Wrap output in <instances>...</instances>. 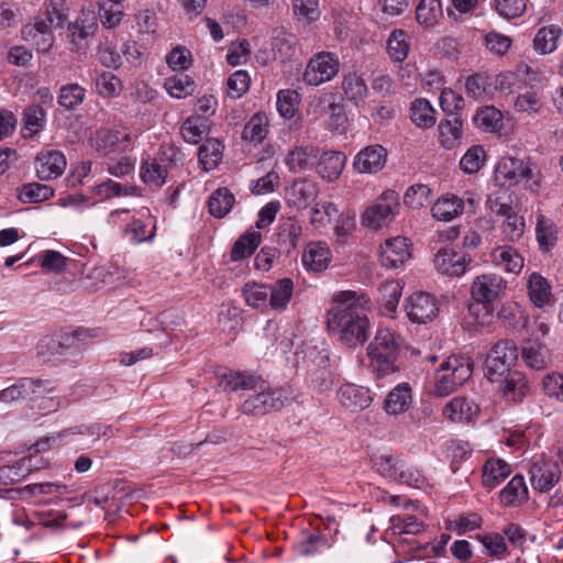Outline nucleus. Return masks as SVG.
Here are the masks:
<instances>
[{
    "mask_svg": "<svg viewBox=\"0 0 563 563\" xmlns=\"http://www.w3.org/2000/svg\"><path fill=\"white\" fill-rule=\"evenodd\" d=\"M336 397L341 406L352 413L368 408L374 400L373 393L368 388L355 384L340 386Z\"/></svg>",
    "mask_w": 563,
    "mask_h": 563,
    "instance_id": "6ab92c4d",
    "label": "nucleus"
},
{
    "mask_svg": "<svg viewBox=\"0 0 563 563\" xmlns=\"http://www.w3.org/2000/svg\"><path fill=\"white\" fill-rule=\"evenodd\" d=\"M66 165V157L62 152L43 151L36 156V175L41 180L56 179L64 173Z\"/></svg>",
    "mask_w": 563,
    "mask_h": 563,
    "instance_id": "4be33fe9",
    "label": "nucleus"
},
{
    "mask_svg": "<svg viewBox=\"0 0 563 563\" xmlns=\"http://www.w3.org/2000/svg\"><path fill=\"white\" fill-rule=\"evenodd\" d=\"M536 238L542 252H549L558 241L556 225L543 214L537 217Z\"/></svg>",
    "mask_w": 563,
    "mask_h": 563,
    "instance_id": "ea45409f",
    "label": "nucleus"
},
{
    "mask_svg": "<svg viewBox=\"0 0 563 563\" xmlns=\"http://www.w3.org/2000/svg\"><path fill=\"white\" fill-rule=\"evenodd\" d=\"M375 466L384 477L411 487H421L426 481L415 465L398 456H379Z\"/></svg>",
    "mask_w": 563,
    "mask_h": 563,
    "instance_id": "6e6552de",
    "label": "nucleus"
},
{
    "mask_svg": "<svg viewBox=\"0 0 563 563\" xmlns=\"http://www.w3.org/2000/svg\"><path fill=\"white\" fill-rule=\"evenodd\" d=\"M404 309L410 322L427 324L435 319L440 308L435 296L426 291H417L405 299Z\"/></svg>",
    "mask_w": 563,
    "mask_h": 563,
    "instance_id": "f8f14e48",
    "label": "nucleus"
},
{
    "mask_svg": "<svg viewBox=\"0 0 563 563\" xmlns=\"http://www.w3.org/2000/svg\"><path fill=\"white\" fill-rule=\"evenodd\" d=\"M478 412V406L466 397H455L442 409L443 417L453 422H468L477 417Z\"/></svg>",
    "mask_w": 563,
    "mask_h": 563,
    "instance_id": "bb28decb",
    "label": "nucleus"
},
{
    "mask_svg": "<svg viewBox=\"0 0 563 563\" xmlns=\"http://www.w3.org/2000/svg\"><path fill=\"white\" fill-rule=\"evenodd\" d=\"M399 346L400 336L398 334L388 328L378 329L367 346L371 366L382 375L394 372Z\"/></svg>",
    "mask_w": 563,
    "mask_h": 563,
    "instance_id": "423d86ee",
    "label": "nucleus"
},
{
    "mask_svg": "<svg viewBox=\"0 0 563 563\" xmlns=\"http://www.w3.org/2000/svg\"><path fill=\"white\" fill-rule=\"evenodd\" d=\"M527 295L530 302L539 309L552 307L555 302L552 286L537 272L530 273L527 277Z\"/></svg>",
    "mask_w": 563,
    "mask_h": 563,
    "instance_id": "412c9836",
    "label": "nucleus"
},
{
    "mask_svg": "<svg viewBox=\"0 0 563 563\" xmlns=\"http://www.w3.org/2000/svg\"><path fill=\"white\" fill-rule=\"evenodd\" d=\"M299 102L300 95L294 89H282L277 92L276 108L284 119L295 117Z\"/></svg>",
    "mask_w": 563,
    "mask_h": 563,
    "instance_id": "13d9d810",
    "label": "nucleus"
},
{
    "mask_svg": "<svg viewBox=\"0 0 563 563\" xmlns=\"http://www.w3.org/2000/svg\"><path fill=\"white\" fill-rule=\"evenodd\" d=\"M518 347L511 340H501L490 350L485 361V376L490 382H498L510 372L518 360Z\"/></svg>",
    "mask_w": 563,
    "mask_h": 563,
    "instance_id": "1a4fd4ad",
    "label": "nucleus"
},
{
    "mask_svg": "<svg viewBox=\"0 0 563 563\" xmlns=\"http://www.w3.org/2000/svg\"><path fill=\"white\" fill-rule=\"evenodd\" d=\"M410 43L404 30H394L387 40V53L394 62H404L409 53Z\"/></svg>",
    "mask_w": 563,
    "mask_h": 563,
    "instance_id": "864d4df0",
    "label": "nucleus"
},
{
    "mask_svg": "<svg viewBox=\"0 0 563 563\" xmlns=\"http://www.w3.org/2000/svg\"><path fill=\"white\" fill-rule=\"evenodd\" d=\"M473 121L485 132H497L503 126V113L495 107H483L476 111Z\"/></svg>",
    "mask_w": 563,
    "mask_h": 563,
    "instance_id": "3c124183",
    "label": "nucleus"
},
{
    "mask_svg": "<svg viewBox=\"0 0 563 563\" xmlns=\"http://www.w3.org/2000/svg\"><path fill=\"white\" fill-rule=\"evenodd\" d=\"M512 196L510 191L500 186L489 192L486 199V207L498 217H505L514 211Z\"/></svg>",
    "mask_w": 563,
    "mask_h": 563,
    "instance_id": "37998d69",
    "label": "nucleus"
},
{
    "mask_svg": "<svg viewBox=\"0 0 563 563\" xmlns=\"http://www.w3.org/2000/svg\"><path fill=\"white\" fill-rule=\"evenodd\" d=\"M130 142V134L124 129L100 130L92 137V146L103 155L124 152Z\"/></svg>",
    "mask_w": 563,
    "mask_h": 563,
    "instance_id": "a211bd4d",
    "label": "nucleus"
},
{
    "mask_svg": "<svg viewBox=\"0 0 563 563\" xmlns=\"http://www.w3.org/2000/svg\"><path fill=\"white\" fill-rule=\"evenodd\" d=\"M400 209L399 196L394 190H384L361 214V224L378 231L391 223Z\"/></svg>",
    "mask_w": 563,
    "mask_h": 563,
    "instance_id": "0eeeda50",
    "label": "nucleus"
},
{
    "mask_svg": "<svg viewBox=\"0 0 563 563\" xmlns=\"http://www.w3.org/2000/svg\"><path fill=\"white\" fill-rule=\"evenodd\" d=\"M242 295L247 306L253 309L265 311L269 306L268 285L246 283L242 288Z\"/></svg>",
    "mask_w": 563,
    "mask_h": 563,
    "instance_id": "58836bf2",
    "label": "nucleus"
},
{
    "mask_svg": "<svg viewBox=\"0 0 563 563\" xmlns=\"http://www.w3.org/2000/svg\"><path fill=\"white\" fill-rule=\"evenodd\" d=\"M441 14L442 8L439 0H420L416 9V19L424 26L434 25Z\"/></svg>",
    "mask_w": 563,
    "mask_h": 563,
    "instance_id": "680f3d73",
    "label": "nucleus"
},
{
    "mask_svg": "<svg viewBox=\"0 0 563 563\" xmlns=\"http://www.w3.org/2000/svg\"><path fill=\"white\" fill-rule=\"evenodd\" d=\"M261 242V233L254 229L249 230L234 242L231 251V260L240 261L250 257L260 246Z\"/></svg>",
    "mask_w": 563,
    "mask_h": 563,
    "instance_id": "e433bc0d",
    "label": "nucleus"
},
{
    "mask_svg": "<svg viewBox=\"0 0 563 563\" xmlns=\"http://www.w3.org/2000/svg\"><path fill=\"white\" fill-rule=\"evenodd\" d=\"M505 220L501 224V233L505 239L510 242L518 241L525 233L526 222L522 216L516 211L510 212L504 217Z\"/></svg>",
    "mask_w": 563,
    "mask_h": 563,
    "instance_id": "69168bd1",
    "label": "nucleus"
},
{
    "mask_svg": "<svg viewBox=\"0 0 563 563\" xmlns=\"http://www.w3.org/2000/svg\"><path fill=\"white\" fill-rule=\"evenodd\" d=\"M302 234L301 223L295 218H288L280 222L278 239L288 249H295Z\"/></svg>",
    "mask_w": 563,
    "mask_h": 563,
    "instance_id": "052dcab7",
    "label": "nucleus"
},
{
    "mask_svg": "<svg viewBox=\"0 0 563 563\" xmlns=\"http://www.w3.org/2000/svg\"><path fill=\"white\" fill-rule=\"evenodd\" d=\"M234 202V195L228 188H218L209 198V212L211 216L221 219L230 212Z\"/></svg>",
    "mask_w": 563,
    "mask_h": 563,
    "instance_id": "c03bdc74",
    "label": "nucleus"
},
{
    "mask_svg": "<svg viewBox=\"0 0 563 563\" xmlns=\"http://www.w3.org/2000/svg\"><path fill=\"white\" fill-rule=\"evenodd\" d=\"M521 356L526 365L533 369H542L549 362V353L539 340H527L521 349Z\"/></svg>",
    "mask_w": 563,
    "mask_h": 563,
    "instance_id": "f704fd0d",
    "label": "nucleus"
},
{
    "mask_svg": "<svg viewBox=\"0 0 563 563\" xmlns=\"http://www.w3.org/2000/svg\"><path fill=\"white\" fill-rule=\"evenodd\" d=\"M340 60L338 56L330 52H321L307 64L303 73V80L309 86H319L332 80L339 73Z\"/></svg>",
    "mask_w": 563,
    "mask_h": 563,
    "instance_id": "ddd939ff",
    "label": "nucleus"
},
{
    "mask_svg": "<svg viewBox=\"0 0 563 563\" xmlns=\"http://www.w3.org/2000/svg\"><path fill=\"white\" fill-rule=\"evenodd\" d=\"M412 404L409 384L401 383L395 386L386 396L384 410L390 416H398L409 409Z\"/></svg>",
    "mask_w": 563,
    "mask_h": 563,
    "instance_id": "c756f323",
    "label": "nucleus"
},
{
    "mask_svg": "<svg viewBox=\"0 0 563 563\" xmlns=\"http://www.w3.org/2000/svg\"><path fill=\"white\" fill-rule=\"evenodd\" d=\"M463 211L464 199L452 194H446L438 198L431 208L433 218L444 222L452 221L462 214Z\"/></svg>",
    "mask_w": 563,
    "mask_h": 563,
    "instance_id": "cd10ccee",
    "label": "nucleus"
},
{
    "mask_svg": "<svg viewBox=\"0 0 563 563\" xmlns=\"http://www.w3.org/2000/svg\"><path fill=\"white\" fill-rule=\"evenodd\" d=\"M54 189L40 183H27L18 189V199L23 203H38L51 199Z\"/></svg>",
    "mask_w": 563,
    "mask_h": 563,
    "instance_id": "a18cd8bd",
    "label": "nucleus"
},
{
    "mask_svg": "<svg viewBox=\"0 0 563 563\" xmlns=\"http://www.w3.org/2000/svg\"><path fill=\"white\" fill-rule=\"evenodd\" d=\"M164 88L172 98L183 99L194 93L196 85L189 75L180 73L166 78Z\"/></svg>",
    "mask_w": 563,
    "mask_h": 563,
    "instance_id": "49530a36",
    "label": "nucleus"
},
{
    "mask_svg": "<svg viewBox=\"0 0 563 563\" xmlns=\"http://www.w3.org/2000/svg\"><path fill=\"white\" fill-rule=\"evenodd\" d=\"M319 156L314 145H295L285 157V164L290 173L301 174L311 169Z\"/></svg>",
    "mask_w": 563,
    "mask_h": 563,
    "instance_id": "5701e85b",
    "label": "nucleus"
},
{
    "mask_svg": "<svg viewBox=\"0 0 563 563\" xmlns=\"http://www.w3.org/2000/svg\"><path fill=\"white\" fill-rule=\"evenodd\" d=\"M371 310L372 302L365 292L335 291L325 313V324L330 336L347 349L363 346L372 332V321L368 317Z\"/></svg>",
    "mask_w": 563,
    "mask_h": 563,
    "instance_id": "f257e3e1",
    "label": "nucleus"
},
{
    "mask_svg": "<svg viewBox=\"0 0 563 563\" xmlns=\"http://www.w3.org/2000/svg\"><path fill=\"white\" fill-rule=\"evenodd\" d=\"M342 88L345 97L354 103L363 101L368 92L364 79L354 73L344 76Z\"/></svg>",
    "mask_w": 563,
    "mask_h": 563,
    "instance_id": "bf43d9fd",
    "label": "nucleus"
},
{
    "mask_svg": "<svg viewBox=\"0 0 563 563\" xmlns=\"http://www.w3.org/2000/svg\"><path fill=\"white\" fill-rule=\"evenodd\" d=\"M508 289L507 280L497 273L476 276L471 284V297L476 305L470 306V312L481 324L490 323L494 314L492 305L503 298Z\"/></svg>",
    "mask_w": 563,
    "mask_h": 563,
    "instance_id": "7ed1b4c3",
    "label": "nucleus"
},
{
    "mask_svg": "<svg viewBox=\"0 0 563 563\" xmlns=\"http://www.w3.org/2000/svg\"><path fill=\"white\" fill-rule=\"evenodd\" d=\"M435 111L427 99H416L411 102L410 119L418 126L429 129L435 123Z\"/></svg>",
    "mask_w": 563,
    "mask_h": 563,
    "instance_id": "8fccbe9b",
    "label": "nucleus"
},
{
    "mask_svg": "<svg viewBox=\"0 0 563 563\" xmlns=\"http://www.w3.org/2000/svg\"><path fill=\"white\" fill-rule=\"evenodd\" d=\"M86 98V89L77 84H66L59 88L58 104L67 110H73L80 106Z\"/></svg>",
    "mask_w": 563,
    "mask_h": 563,
    "instance_id": "5fc2aeb1",
    "label": "nucleus"
},
{
    "mask_svg": "<svg viewBox=\"0 0 563 563\" xmlns=\"http://www.w3.org/2000/svg\"><path fill=\"white\" fill-rule=\"evenodd\" d=\"M32 471L30 457H23L13 465H4L0 467V481L3 484H13L22 481Z\"/></svg>",
    "mask_w": 563,
    "mask_h": 563,
    "instance_id": "4d7b16f0",
    "label": "nucleus"
},
{
    "mask_svg": "<svg viewBox=\"0 0 563 563\" xmlns=\"http://www.w3.org/2000/svg\"><path fill=\"white\" fill-rule=\"evenodd\" d=\"M268 118L264 112H256L246 122L242 136L254 144L262 143L268 133Z\"/></svg>",
    "mask_w": 563,
    "mask_h": 563,
    "instance_id": "79ce46f5",
    "label": "nucleus"
},
{
    "mask_svg": "<svg viewBox=\"0 0 563 563\" xmlns=\"http://www.w3.org/2000/svg\"><path fill=\"white\" fill-rule=\"evenodd\" d=\"M96 90L102 98H114L120 95L123 84L119 77L110 71L100 73L96 79Z\"/></svg>",
    "mask_w": 563,
    "mask_h": 563,
    "instance_id": "6e6d98bb",
    "label": "nucleus"
},
{
    "mask_svg": "<svg viewBox=\"0 0 563 563\" xmlns=\"http://www.w3.org/2000/svg\"><path fill=\"white\" fill-rule=\"evenodd\" d=\"M418 515L400 514L389 520V530L393 534H418L424 529L422 517L426 516L424 508L417 507Z\"/></svg>",
    "mask_w": 563,
    "mask_h": 563,
    "instance_id": "c85d7f7f",
    "label": "nucleus"
},
{
    "mask_svg": "<svg viewBox=\"0 0 563 563\" xmlns=\"http://www.w3.org/2000/svg\"><path fill=\"white\" fill-rule=\"evenodd\" d=\"M26 399L30 401H41L38 408L44 413L54 412L60 406L59 390L52 379L24 377Z\"/></svg>",
    "mask_w": 563,
    "mask_h": 563,
    "instance_id": "9b49d317",
    "label": "nucleus"
},
{
    "mask_svg": "<svg viewBox=\"0 0 563 563\" xmlns=\"http://www.w3.org/2000/svg\"><path fill=\"white\" fill-rule=\"evenodd\" d=\"M500 503L506 507H517L529 498V490L521 475L514 476L499 493Z\"/></svg>",
    "mask_w": 563,
    "mask_h": 563,
    "instance_id": "2f4dec72",
    "label": "nucleus"
},
{
    "mask_svg": "<svg viewBox=\"0 0 563 563\" xmlns=\"http://www.w3.org/2000/svg\"><path fill=\"white\" fill-rule=\"evenodd\" d=\"M533 162L526 158L506 156L495 167V179L503 187H511L533 178Z\"/></svg>",
    "mask_w": 563,
    "mask_h": 563,
    "instance_id": "9d476101",
    "label": "nucleus"
},
{
    "mask_svg": "<svg viewBox=\"0 0 563 563\" xmlns=\"http://www.w3.org/2000/svg\"><path fill=\"white\" fill-rule=\"evenodd\" d=\"M486 152L481 145L470 147L460 161V167L465 174L477 173L485 163Z\"/></svg>",
    "mask_w": 563,
    "mask_h": 563,
    "instance_id": "0e129e2a",
    "label": "nucleus"
},
{
    "mask_svg": "<svg viewBox=\"0 0 563 563\" xmlns=\"http://www.w3.org/2000/svg\"><path fill=\"white\" fill-rule=\"evenodd\" d=\"M296 35L285 29H275L272 37V52L280 62L290 59L296 52Z\"/></svg>",
    "mask_w": 563,
    "mask_h": 563,
    "instance_id": "72a5a7b5",
    "label": "nucleus"
},
{
    "mask_svg": "<svg viewBox=\"0 0 563 563\" xmlns=\"http://www.w3.org/2000/svg\"><path fill=\"white\" fill-rule=\"evenodd\" d=\"M98 30L95 12L81 11L77 19L68 25L69 49L76 53H85Z\"/></svg>",
    "mask_w": 563,
    "mask_h": 563,
    "instance_id": "4468645a",
    "label": "nucleus"
},
{
    "mask_svg": "<svg viewBox=\"0 0 563 563\" xmlns=\"http://www.w3.org/2000/svg\"><path fill=\"white\" fill-rule=\"evenodd\" d=\"M440 143L451 150L463 135V122L457 115H450L439 124Z\"/></svg>",
    "mask_w": 563,
    "mask_h": 563,
    "instance_id": "4c0bfd02",
    "label": "nucleus"
},
{
    "mask_svg": "<svg viewBox=\"0 0 563 563\" xmlns=\"http://www.w3.org/2000/svg\"><path fill=\"white\" fill-rule=\"evenodd\" d=\"M222 154V143L217 139H207L199 147V162L206 170H211L221 161Z\"/></svg>",
    "mask_w": 563,
    "mask_h": 563,
    "instance_id": "603ef678",
    "label": "nucleus"
},
{
    "mask_svg": "<svg viewBox=\"0 0 563 563\" xmlns=\"http://www.w3.org/2000/svg\"><path fill=\"white\" fill-rule=\"evenodd\" d=\"M411 257V245L405 236L385 240L379 249V262L386 268H398Z\"/></svg>",
    "mask_w": 563,
    "mask_h": 563,
    "instance_id": "dca6fc26",
    "label": "nucleus"
},
{
    "mask_svg": "<svg viewBox=\"0 0 563 563\" xmlns=\"http://www.w3.org/2000/svg\"><path fill=\"white\" fill-rule=\"evenodd\" d=\"M331 257V251L325 242L313 241L306 245L301 262L307 269L321 272L329 266Z\"/></svg>",
    "mask_w": 563,
    "mask_h": 563,
    "instance_id": "393cba45",
    "label": "nucleus"
},
{
    "mask_svg": "<svg viewBox=\"0 0 563 563\" xmlns=\"http://www.w3.org/2000/svg\"><path fill=\"white\" fill-rule=\"evenodd\" d=\"M473 366L468 357L449 356L435 372L432 394L437 397L449 396L471 378Z\"/></svg>",
    "mask_w": 563,
    "mask_h": 563,
    "instance_id": "39448f33",
    "label": "nucleus"
},
{
    "mask_svg": "<svg viewBox=\"0 0 563 563\" xmlns=\"http://www.w3.org/2000/svg\"><path fill=\"white\" fill-rule=\"evenodd\" d=\"M181 135L187 143L197 144L206 132L205 120L200 117H189L181 125Z\"/></svg>",
    "mask_w": 563,
    "mask_h": 563,
    "instance_id": "774afa93",
    "label": "nucleus"
},
{
    "mask_svg": "<svg viewBox=\"0 0 563 563\" xmlns=\"http://www.w3.org/2000/svg\"><path fill=\"white\" fill-rule=\"evenodd\" d=\"M150 211L143 210L140 218L133 219L126 227V233L132 235V240L140 243L150 240L154 235V227L148 229L150 225Z\"/></svg>",
    "mask_w": 563,
    "mask_h": 563,
    "instance_id": "e2e57ef3",
    "label": "nucleus"
},
{
    "mask_svg": "<svg viewBox=\"0 0 563 563\" xmlns=\"http://www.w3.org/2000/svg\"><path fill=\"white\" fill-rule=\"evenodd\" d=\"M22 133L24 137H33L40 133L46 123V113L40 106H30L23 112Z\"/></svg>",
    "mask_w": 563,
    "mask_h": 563,
    "instance_id": "a19ab883",
    "label": "nucleus"
},
{
    "mask_svg": "<svg viewBox=\"0 0 563 563\" xmlns=\"http://www.w3.org/2000/svg\"><path fill=\"white\" fill-rule=\"evenodd\" d=\"M490 261L495 267L508 274L517 275L525 266V260L521 254L509 245L495 247L490 253Z\"/></svg>",
    "mask_w": 563,
    "mask_h": 563,
    "instance_id": "b1692460",
    "label": "nucleus"
},
{
    "mask_svg": "<svg viewBox=\"0 0 563 563\" xmlns=\"http://www.w3.org/2000/svg\"><path fill=\"white\" fill-rule=\"evenodd\" d=\"M561 35L562 30L556 25L541 27L533 38V47L540 54H550L556 49Z\"/></svg>",
    "mask_w": 563,
    "mask_h": 563,
    "instance_id": "09e8293b",
    "label": "nucleus"
},
{
    "mask_svg": "<svg viewBox=\"0 0 563 563\" xmlns=\"http://www.w3.org/2000/svg\"><path fill=\"white\" fill-rule=\"evenodd\" d=\"M561 478V466L549 460H537L530 467V481L536 490L550 492Z\"/></svg>",
    "mask_w": 563,
    "mask_h": 563,
    "instance_id": "f3484780",
    "label": "nucleus"
},
{
    "mask_svg": "<svg viewBox=\"0 0 563 563\" xmlns=\"http://www.w3.org/2000/svg\"><path fill=\"white\" fill-rule=\"evenodd\" d=\"M166 63L172 70L184 71L191 66V52L187 47L178 45L167 54Z\"/></svg>",
    "mask_w": 563,
    "mask_h": 563,
    "instance_id": "338daca9",
    "label": "nucleus"
},
{
    "mask_svg": "<svg viewBox=\"0 0 563 563\" xmlns=\"http://www.w3.org/2000/svg\"><path fill=\"white\" fill-rule=\"evenodd\" d=\"M387 151L379 144L361 150L353 159V168L360 174H376L385 167Z\"/></svg>",
    "mask_w": 563,
    "mask_h": 563,
    "instance_id": "aec40b11",
    "label": "nucleus"
},
{
    "mask_svg": "<svg viewBox=\"0 0 563 563\" xmlns=\"http://www.w3.org/2000/svg\"><path fill=\"white\" fill-rule=\"evenodd\" d=\"M500 380L499 390L504 398L511 401H521L529 389L526 376L517 371L506 373Z\"/></svg>",
    "mask_w": 563,
    "mask_h": 563,
    "instance_id": "7c9ffc66",
    "label": "nucleus"
},
{
    "mask_svg": "<svg viewBox=\"0 0 563 563\" xmlns=\"http://www.w3.org/2000/svg\"><path fill=\"white\" fill-rule=\"evenodd\" d=\"M471 262L470 254L453 246L441 247L433 258V265L440 274L454 277L464 275Z\"/></svg>",
    "mask_w": 563,
    "mask_h": 563,
    "instance_id": "2eb2a0df",
    "label": "nucleus"
},
{
    "mask_svg": "<svg viewBox=\"0 0 563 563\" xmlns=\"http://www.w3.org/2000/svg\"><path fill=\"white\" fill-rule=\"evenodd\" d=\"M510 465L501 459H489L484 464L483 484L485 487L494 488L510 475Z\"/></svg>",
    "mask_w": 563,
    "mask_h": 563,
    "instance_id": "c9c22d12",
    "label": "nucleus"
},
{
    "mask_svg": "<svg viewBox=\"0 0 563 563\" xmlns=\"http://www.w3.org/2000/svg\"><path fill=\"white\" fill-rule=\"evenodd\" d=\"M292 292L294 282L290 278H282L268 285V308L277 312L285 311L292 297Z\"/></svg>",
    "mask_w": 563,
    "mask_h": 563,
    "instance_id": "473e14b6",
    "label": "nucleus"
},
{
    "mask_svg": "<svg viewBox=\"0 0 563 563\" xmlns=\"http://www.w3.org/2000/svg\"><path fill=\"white\" fill-rule=\"evenodd\" d=\"M289 195L292 203L298 209L307 208L318 196V189L316 184L310 180L302 179L294 183L290 188Z\"/></svg>",
    "mask_w": 563,
    "mask_h": 563,
    "instance_id": "de8ad7c7",
    "label": "nucleus"
},
{
    "mask_svg": "<svg viewBox=\"0 0 563 563\" xmlns=\"http://www.w3.org/2000/svg\"><path fill=\"white\" fill-rule=\"evenodd\" d=\"M183 162L184 154L177 147L169 144L162 145L155 157L143 161L141 178L146 185L159 188L166 183L173 170L183 165Z\"/></svg>",
    "mask_w": 563,
    "mask_h": 563,
    "instance_id": "20e7f679",
    "label": "nucleus"
},
{
    "mask_svg": "<svg viewBox=\"0 0 563 563\" xmlns=\"http://www.w3.org/2000/svg\"><path fill=\"white\" fill-rule=\"evenodd\" d=\"M345 164L346 156L343 152L328 151L320 155L316 170L322 179L331 183L341 176Z\"/></svg>",
    "mask_w": 563,
    "mask_h": 563,
    "instance_id": "a878e982",
    "label": "nucleus"
},
{
    "mask_svg": "<svg viewBox=\"0 0 563 563\" xmlns=\"http://www.w3.org/2000/svg\"><path fill=\"white\" fill-rule=\"evenodd\" d=\"M250 389L242 393L241 412L252 417H263L288 405L292 390L288 386H273L267 380L256 377L249 383Z\"/></svg>",
    "mask_w": 563,
    "mask_h": 563,
    "instance_id": "f03ea898",
    "label": "nucleus"
}]
</instances>
